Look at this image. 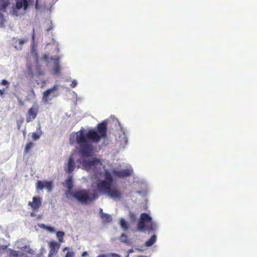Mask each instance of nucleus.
<instances>
[{
	"mask_svg": "<svg viewBox=\"0 0 257 257\" xmlns=\"http://www.w3.org/2000/svg\"><path fill=\"white\" fill-rule=\"evenodd\" d=\"M107 138V124L102 121L98 123L96 130L90 129L87 132L80 130L76 133V142L79 146L80 154L84 157L92 156L95 149L93 143H97Z\"/></svg>",
	"mask_w": 257,
	"mask_h": 257,
	"instance_id": "f257e3e1",
	"label": "nucleus"
},
{
	"mask_svg": "<svg viewBox=\"0 0 257 257\" xmlns=\"http://www.w3.org/2000/svg\"><path fill=\"white\" fill-rule=\"evenodd\" d=\"M97 189L100 192L104 194H107L111 198L119 199L121 197V193L116 187H111V184L109 182L99 180L96 184Z\"/></svg>",
	"mask_w": 257,
	"mask_h": 257,
	"instance_id": "f03ea898",
	"label": "nucleus"
},
{
	"mask_svg": "<svg viewBox=\"0 0 257 257\" xmlns=\"http://www.w3.org/2000/svg\"><path fill=\"white\" fill-rule=\"evenodd\" d=\"M71 195L81 203H86L88 201H92L98 197V195L96 193H93L91 196H90L88 190L85 189L71 192Z\"/></svg>",
	"mask_w": 257,
	"mask_h": 257,
	"instance_id": "7ed1b4c3",
	"label": "nucleus"
},
{
	"mask_svg": "<svg viewBox=\"0 0 257 257\" xmlns=\"http://www.w3.org/2000/svg\"><path fill=\"white\" fill-rule=\"evenodd\" d=\"M151 217L146 213H143L141 214L140 219L138 223L137 227L139 230L144 231L148 230L149 231L153 230V224L151 223Z\"/></svg>",
	"mask_w": 257,
	"mask_h": 257,
	"instance_id": "20e7f679",
	"label": "nucleus"
},
{
	"mask_svg": "<svg viewBox=\"0 0 257 257\" xmlns=\"http://www.w3.org/2000/svg\"><path fill=\"white\" fill-rule=\"evenodd\" d=\"M58 86L54 85L52 88H49L44 91L43 93L42 101L45 104H50L51 100L58 96L55 91L58 90Z\"/></svg>",
	"mask_w": 257,
	"mask_h": 257,
	"instance_id": "39448f33",
	"label": "nucleus"
},
{
	"mask_svg": "<svg viewBox=\"0 0 257 257\" xmlns=\"http://www.w3.org/2000/svg\"><path fill=\"white\" fill-rule=\"evenodd\" d=\"M39 111V105L34 103L28 110L26 114V121L30 122L35 119Z\"/></svg>",
	"mask_w": 257,
	"mask_h": 257,
	"instance_id": "423d86ee",
	"label": "nucleus"
},
{
	"mask_svg": "<svg viewBox=\"0 0 257 257\" xmlns=\"http://www.w3.org/2000/svg\"><path fill=\"white\" fill-rule=\"evenodd\" d=\"M101 164L100 160L96 158H93L91 160H84L82 163L83 167L86 170L96 168L98 165H101Z\"/></svg>",
	"mask_w": 257,
	"mask_h": 257,
	"instance_id": "0eeeda50",
	"label": "nucleus"
},
{
	"mask_svg": "<svg viewBox=\"0 0 257 257\" xmlns=\"http://www.w3.org/2000/svg\"><path fill=\"white\" fill-rule=\"evenodd\" d=\"M36 189L37 190H42L46 188L48 192L52 191L53 185L51 181H42L38 180L36 183Z\"/></svg>",
	"mask_w": 257,
	"mask_h": 257,
	"instance_id": "6e6552de",
	"label": "nucleus"
},
{
	"mask_svg": "<svg viewBox=\"0 0 257 257\" xmlns=\"http://www.w3.org/2000/svg\"><path fill=\"white\" fill-rule=\"evenodd\" d=\"M113 175L119 178H123L131 175L132 170L130 169H124L121 170H113L112 171Z\"/></svg>",
	"mask_w": 257,
	"mask_h": 257,
	"instance_id": "1a4fd4ad",
	"label": "nucleus"
},
{
	"mask_svg": "<svg viewBox=\"0 0 257 257\" xmlns=\"http://www.w3.org/2000/svg\"><path fill=\"white\" fill-rule=\"evenodd\" d=\"M28 205L30 206L33 210H38L42 206V199L39 196L33 197V201L29 202Z\"/></svg>",
	"mask_w": 257,
	"mask_h": 257,
	"instance_id": "9d476101",
	"label": "nucleus"
},
{
	"mask_svg": "<svg viewBox=\"0 0 257 257\" xmlns=\"http://www.w3.org/2000/svg\"><path fill=\"white\" fill-rule=\"evenodd\" d=\"M50 249L49 252V256L51 257L55 255L60 247V244L55 241H52L49 243Z\"/></svg>",
	"mask_w": 257,
	"mask_h": 257,
	"instance_id": "9b49d317",
	"label": "nucleus"
},
{
	"mask_svg": "<svg viewBox=\"0 0 257 257\" xmlns=\"http://www.w3.org/2000/svg\"><path fill=\"white\" fill-rule=\"evenodd\" d=\"M75 163L74 161V158L71 155L68 159V162L67 164V172L69 173H72L75 169Z\"/></svg>",
	"mask_w": 257,
	"mask_h": 257,
	"instance_id": "f8f14e48",
	"label": "nucleus"
},
{
	"mask_svg": "<svg viewBox=\"0 0 257 257\" xmlns=\"http://www.w3.org/2000/svg\"><path fill=\"white\" fill-rule=\"evenodd\" d=\"M28 6V2L26 0H19L16 2V7L20 10L24 7V10H26Z\"/></svg>",
	"mask_w": 257,
	"mask_h": 257,
	"instance_id": "ddd939ff",
	"label": "nucleus"
},
{
	"mask_svg": "<svg viewBox=\"0 0 257 257\" xmlns=\"http://www.w3.org/2000/svg\"><path fill=\"white\" fill-rule=\"evenodd\" d=\"M65 186L68 189V192L71 195L72 188H73V182L72 177H69L65 181Z\"/></svg>",
	"mask_w": 257,
	"mask_h": 257,
	"instance_id": "4468645a",
	"label": "nucleus"
},
{
	"mask_svg": "<svg viewBox=\"0 0 257 257\" xmlns=\"http://www.w3.org/2000/svg\"><path fill=\"white\" fill-rule=\"evenodd\" d=\"M8 2L7 0H0V11H5L8 5ZM3 15L0 12V21H2Z\"/></svg>",
	"mask_w": 257,
	"mask_h": 257,
	"instance_id": "2eb2a0df",
	"label": "nucleus"
},
{
	"mask_svg": "<svg viewBox=\"0 0 257 257\" xmlns=\"http://www.w3.org/2000/svg\"><path fill=\"white\" fill-rule=\"evenodd\" d=\"M27 42L25 39L17 40L14 43V47L17 50H21L22 45Z\"/></svg>",
	"mask_w": 257,
	"mask_h": 257,
	"instance_id": "dca6fc26",
	"label": "nucleus"
},
{
	"mask_svg": "<svg viewBox=\"0 0 257 257\" xmlns=\"http://www.w3.org/2000/svg\"><path fill=\"white\" fill-rule=\"evenodd\" d=\"M100 212L101 213V218L103 222L107 223L112 221L111 216L109 214L103 213L102 209H100Z\"/></svg>",
	"mask_w": 257,
	"mask_h": 257,
	"instance_id": "f3484780",
	"label": "nucleus"
},
{
	"mask_svg": "<svg viewBox=\"0 0 257 257\" xmlns=\"http://www.w3.org/2000/svg\"><path fill=\"white\" fill-rule=\"evenodd\" d=\"M59 59H55L54 61V66L53 69L54 74H58L60 71V66L59 64Z\"/></svg>",
	"mask_w": 257,
	"mask_h": 257,
	"instance_id": "a211bd4d",
	"label": "nucleus"
},
{
	"mask_svg": "<svg viewBox=\"0 0 257 257\" xmlns=\"http://www.w3.org/2000/svg\"><path fill=\"white\" fill-rule=\"evenodd\" d=\"M156 241V236L153 235L151 237L146 241L145 245L146 246L149 247L153 245Z\"/></svg>",
	"mask_w": 257,
	"mask_h": 257,
	"instance_id": "6ab92c4d",
	"label": "nucleus"
},
{
	"mask_svg": "<svg viewBox=\"0 0 257 257\" xmlns=\"http://www.w3.org/2000/svg\"><path fill=\"white\" fill-rule=\"evenodd\" d=\"M35 144L33 142L27 143L24 149V153L27 154L30 152L31 149L34 146Z\"/></svg>",
	"mask_w": 257,
	"mask_h": 257,
	"instance_id": "aec40b11",
	"label": "nucleus"
},
{
	"mask_svg": "<svg viewBox=\"0 0 257 257\" xmlns=\"http://www.w3.org/2000/svg\"><path fill=\"white\" fill-rule=\"evenodd\" d=\"M120 225L121 228L124 230H126L128 229L129 225H128L127 222H126L125 220L123 218H121L120 219Z\"/></svg>",
	"mask_w": 257,
	"mask_h": 257,
	"instance_id": "412c9836",
	"label": "nucleus"
},
{
	"mask_svg": "<svg viewBox=\"0 0 257 257\" xmlns=\"http://www.w3.org/2000/svg\"><path fill=\"white\" fill-rule=\"evenodd\" d=\"M104 181H106L112 185L113 179L111 174L108 171L105 172V180Z\"/></svg>",
	"mask_w": 257,
	"mask_h": 257,
	"instance_id": "4be33fe9",
	"label": "nucleus"
},
{
	"mask_svg": "<svg viewBox=\"0 0 257 257\" xmlns=\"http://www.w3.org/2000/svg\"><path fill=\"white\" fill-rule=\"evenodd\" d=\"M57 237L60 242L63 241V237L64 236V232L63 231H58L56 233Z\"/></svg>",
	"mask_w": 257,
	"mask_h": 257,
	"instance_id": "5701e85b",
	"label": "nucleus"
},
{
	"mask_svg": "<svg viewBox=\"0 0 257 257\" xmlns=\"http://www.w3.org/2000/svg\"><path fill=\"white\" fill-rule=\"evenodd\" d=\"M32 137L34 140H37L40 138V135L37 133H32Z\"/></svg>",
	"mask_w": 257,
	"mask_h": 257,
	"instance_id": "b1692460",
	"label": "nucleus"
},
{
	"mask_svg": "<svg viewBox=\"0 0 257 257\" xmlns=\"http://www.w3.org/2000/svg\"><path fill=\"white\" fill-rule=\"evenodd\" d=\"M1 84L2 85L6 86L7 88H8L10 85V82L6 79H3L1 81Z\"/></svg>",
	"mask_w": 257,
	"mask_h": 257,
	"instance_id": "393cba45",
	"label": "nucleus"
},
{
	"mask_svg": "<svg viewBox=\"0 0 257 257\" xmlns=\"http://www.w3.org/2000/svg\"><path fill=\"white\" fill-rule=\"evenodd\" d=\"M120 239L121 241L126 242L127 240V237L125 234H122L120 237Z\"/></svg>",
	"mask_w": 257,
	"mask_h": 257,
	"instance_id": "a878e982",
	"label": "nucleus"
},
{
	"mask_svg": "<svg viewBox=\"0 0 257 257\" xmlns=\"http://www.w3.org/2000/svg\"><path fill=\"white\" fill-rule=\"evenodd\" d=\"M65 257H75V253L73 251H68L65 254Z\"/></svg>",
	"mask_w": 257,
	"mask_h": 257,
	"instance_id": "bb28decb",
	"label": "nucleus"
},
{
	"mask_svg": "<svg viewBox=\"0 0 257 257\" xmlns=\"http://www.w3.org/2000/svg\"><path fill=\"white\" fill-rule=\"evenodd\" d=\"M28 74H29V76L31 78H33L34 77V74H33V72L32 69L31 67V66H29L28 67Z\"/></svg>",
	"mask_w": 257,
	"mask_h": 257,
	"instance_id": "cd10ccee",
	"label": "nucleus"
},
{
	"mask_svg": "<svg viewBox=\"0 0 257 257\" xmlns=\"http://www.w3.org/2000/svg\"><path fill=\"white\" fill-rule=\"evenodd\" d=\"M77 85V82L75 80H73L70 84V86L72 88H74Z\"/></svg>",
	"mask_w": 257,
	"mask_h": 257,
	"instance_id": "c85d7f7f",
	"label": "nucleus"
},
{
	"mask_svg": "<svg viewBox=\"0 0 257 257\" xmlns=\"http://www.w3.org/2000/svg\"><path fill=\"white\" fill-rule=\"evenodd\" d=\"M30 92H31V95L32 98L34 99L36 97V95H35L34 90H33V88L31 89V90H30Z\"/></svg>",
	"mask_w": 257,
	"mask_h": 257,
	"instance_id": "c756f323",
	"label": "nucleus"
},
{
	"mask_svg": "<svg viewBox=\"0 0 257 257\" xmlns=\"http://www.w3.org/2000/svg\"><path fill=\"white\" fill-rule=\"evenodd\" d=\"M37 72L40 75H43L44 74V72L42 71L39 67L37 68Z\"/></svg>",
	"mask_w": 257,
	"mask_h": 257,
	"instance_id": "7c9ffc66",
	"label": "nucleus"
},
{
	"mask_svg": "<svg viewBox=\"0 0 257 257\" xmlns=\"http://www.w3.org/2000/svg\"><path fill=\"white\" fill-rule=\"evenodd\" d=\"M108 255H110V257H119V255L116 253H111L110 254H108Z\"/></svg>",
	"mask_w": 257,
	"mask_h": 257,
	"instance_id": "2f4dec72",
	"label": "nucleus"
},
{
	"mask_svg": "<svg viewBox=\"0 0 257 257\" xmlns=\"http://www.w3.org/2000/svg\"><path fill=\"white\" fill-rule=\"evenodd\" d=\"M97 257H110V255H108V254H101L98 255Z\"/></svg>",
	"mask_w": 257,
	"mask_h": 257,
	"instance_id": "473e14b6",
	"label": "nucleus"
},
{
	"mask_svg": "<svg viewBox=\"0 0 257 257\" xmlns=\"http://www.w3.org/2000/svg\"><path fill=\"white\" fill-rule=\"evenodd\" d=\"M18 102H19V104L20 106L24 105V103L21 99H19Z\"/></svg>",
	"mask_w": 257,
	"mask_h": 257,
	"instance_id": "72a5a7b5",
	"label": "nucleus"
},
{
	"mask_svg": "<svg viewBox=\"0 0 257 257\" xmlns=\"http://www.w3.org/2000/svg\"><path fill=\"white\" fill-rule=\"evenodd\" d=\"M87 255H88L87 252V251H84V252H82V253L81 254V256L82 257H84V256H86Z\"/></svg>",
	"mask_w": 257,
	"mask_h": 257,
	"instance_id": "f704fd0d",
	"label": "nucleus"
},
{
	"mask_svg": "<svg viewBox=\"0 0 257 257\" xmlns=\"http://www.w3.org/2000/svg\"><path fill=\"white\" fill-rule=\"evenodd\" d=\"M74 141H72V137H71L70 138V144L71 145H73L74 144Z\"/></svg>",
	"mask_w": 257,
	"mask_h": 257,
	"instance_id": "c9c22d12",
	"label": "nucleus"
},
{
	"mask_svg": "<svg viewBox=\"0 0 257 257\" xmlns=\"http://www.w3.org/2000/svg\"><path fill=\"white\" fill-rule=\"evenodd\" d=\"M4 90H2V89H0V95L1 96H3V94H4Z\"/></svg>",
	"mask_w": 257,
	"mask_h": 257,
	"instance_id": "e433bc0d",
	"label": "nucleus"
},
{
	"mask_svg": "<svg viewBox=\"0 0 257 257\" xmlns=\"http://www.w3.org/2000/svg\"><path fill=\"white\" fill-rule=\"evenodd\" d=\"M69 249V247H66L64 248V249H63V251H65V250H67V249Z\"/></svg>",
	"mask_w": 257,
	"mask_h": 257,
	"instance_id": "4c0bfd02",
	"label": "nucleus"
},
{
	"mask_svg": "<svg viewBox=\"0 0 257 257\" xmlns=\"http://www.w3.org/2000/svg\"><path fill=\"white\" fill-rule=\"evenodd\" d=\"M34 215H35V214H34V213L33 212H32V213H31V216H34Z\"/></svg>",
	"mask_w": 257,
	"mask_h": 257,
	"instance_id": "58836bf2",
	"label": "nucleus"
},
{
	"mask_svg": "<svg viewBox=\"0 0 257 257\" xmlns=\"http://www.w3.org/2000/svg\"><path fill=\"white\" fill-rule=\"evenodd\" d=\"M38 0H36V4L37 5L38 4Z\"/></svg>",
	"mask_w": 257,
	"mask_h": 257,
	"instance_id": "ea45409f",
	"label": "nucleus"
}]
</instances>
